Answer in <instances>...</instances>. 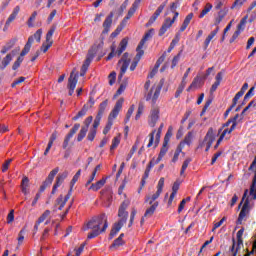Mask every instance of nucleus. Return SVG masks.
Listing matches in <instances>:
<instances>
[{
    "label": "nucleus",
    "mask_w": 256,
    "mask_h": 256,
    "mask_svg": "<svg viewBox=\"0 0 256 256\" xmlns=\"http://www.w3.org/2000/svg\"><path fill=\"white\" fill-rule=\"evenodd\" d=\"M246 2V0H235L233 5L231 6V10H234L235 8H241L243 7V4Z\"/></svg>",
    "instance_id": "5fc2aeb1"
},
{
    "label": "nucleus",
    "mask_w": 256,
    "mask_h": 256,
    "mask_svg": "<svg viewBox=\"0 0 256 256\" xmlns=\"http://www.w3.org/2000/svg\"><path fill=\"white\" fill-rule=\"evenodd\" d=\"M167 6V2H163L153 13V16L149 18V24H154L158 17L162 14V12L165 10Z\"/></svg>",
    "instance_id": "4be33fe9"
},
{
    "label": "nucleus",
    "mask_w": 256,
    "mask_h": 256,
    "mask_svg": "<svg viewBox=\"0 0 256 256\" xmlns=\"http://www.w3.org/2000/svg\"><path fill=\"white\" fill-rule=\"evenodd\" d=\"M42 35H43V30L39 29L38 31L35 32L33 36H30V37L33 38V42L36 40V42L40 43Z\"/></svg>",
    "instance_id": "de8ad7c7"
},
{
    "label": "nucleus",
    "mask_w": 256,
    "mask_h": 256,
    "mask_svg": "<svg viewBox=\"0 0 256 256\" xmlns=\"http://www.w3.org/2000/svg\"><path fill=\"white\" fill-rule=\"evenodd\" d=\"M177 18H179V12H175V15L173 16L172 19L166 18L165 21L163 22L161 28L159 29L158 36L159 37L164 36L167 33V31L173 26L175 21H177Z\"/></svg>",
    "instance_id": "1a4fd4ad"
},
{
    "label": "nucleus",
    "mask_w": 256,
    "mask_h": 256,
    "mask_svg": "<svg viewBox=\"0 0 256 256\" xmlns=\"http://www.w3.org/2000/svg\"><path fill=\"white\" fill-rule=\"evenodd\" d=\"M125 244V242L123 240H120L119 238H117L113 244L110 246V249H117L120 246H123Z\"/></svg>",
    "instance_id": "09e8293b"
},
{
    "label": "nucleus",
    "mask_w": 256,
    "mask_h": 256,
    "mask_svg": "<svg viewBox=\"0 0 256 256\" xmlns=\"http://www.w3.org/2000/svg\"><path fill=\"white\" fill-rule=\"evenodd\" d=\"M239 119V114H236L232 119H229L222 127H229L232 123L230 129H236L237 127V120Z\"/></svg>",
    "instance_id": "c9c22d12"
},
{
    "label": "nucleus",
    "mask_w": 256,
    "mask_h": 256,
    "mask_svg": "<svg viewBox=\"0 0 256 256\" xmlns=\"http://www.w3.org/2000/svg\"><path fill=\"white\" fill-rule=\"evenodd\" d=\"M241 97H243V94L240 91H238L237 94H235V96H234V98L232 100V107H236L237 106L238 101H239V99H241Z\"/></svg>",
    "instance_id": "864d4df0"
},
{
    "label": "nucleus",
    "mask_w": 256,
    "mask_h": 256,
    "mask_svg": "<svg viewBox=\"0 0 256 256\" xmlns=\"http://www.w3.org/2000/svg\"><path fill=\"white\" fill-rule=\"evenodd\" d=\"M14 209L10 210V213H8V216H7V222L8 224H11L14 222Z\"/></svg>",
    "instance_id": "0e129e2a"
},
{
    "label": "nucleus",
    "mask_w": 256,
    "mask_h": 256,
    "mask_svg": "<svg viewBox=\"0 0 256 256\" xmlns=\"http://www.w3.org/2000/svg\"><path fill=\"white\" fill-rule=\"evenodd\" d=\"M123 103L124 98H119V100L116 102L114 108L108 116V122L105 126V129H111V127H113V120L118 116L119 112L122 110Z\"/></svg>",
    "instance_id": "39448f33"
},
{
    "label": "nucleus",
    "mask_w": 256,
    "mask_h": 256,
    "mask_svg": "<svg viewBox=\"0 0 256 256\" xmlns=\"http://www.w3.org/2000/svg\"><path fill=\"white\" fill-rule=\"evenodd\" d=\"M85 246H86V243H82L78 249H75L76 250V256H80L84 249H85Z\"/></svg>",
    "instance_id": "338daca9"
},
{
    "label": "nucleus",
    "mask_w": 256,
    "mask_h": 256,
    "mask_svg": "<svg viewBox=\"0 0 256 256\" xmlns=\"http://www.w3.org/2000/svg\"><path fill=\"white\" fill-rule=\"evenodd\" d=\"M256 172L252 181V185L250 187V195L252 196V199H254V201H256Z\"/></svg>",
    "instance_id": "79ce46f5"
},
{
    "label": "nucleus",
    "mask_w": 256,
    "mask_h": 256,
    "mask_svg": "<svg viewBox=\"0 0 256 256\" xmlns=\"http://www.w3.org/2000/svg\"><path fill=\"white\" fill-rule=\"evenodd\" d=\"M29 186H30V179L24 176L22 178L21 185H20L23 195H29L30 193Z\"/></svg>",
    "instance_id": "a878e982"
},
{
    "label": "nucleus",
    "mask_w": 256,
    "mask_h": 256,
    "mask_svg": "<svg viewBox=\"0 0 256 256\" xmlns=\"http://www.w3.org/2000/svg\"><path fill=\"white\" fill-rule=\"evenodd\" d=\"M33 43H34L33 37H29L27 43L25 44L23 50L20 53V56L16 59V61L12 65L13 71H16L20 68L21 63H23L24 61V56H26L30 52Z\"/></svg>",
    "instance_id": "7ed1b4c3"
},
{
    "label": "nucleus",
    "mask_w": 256,
    "mask_h": 256,
    "mask_svg": "<svg viewBox=\"0 0 256 256\" xmlns=\"http://www.w3.org/2000/svg\"><path fill=\"white\" fill-rule=\"evenodd\" d=\"M172 137H173V132H172V130H168L167 133L165 134L164 142H163V143H164L165 145H168Z\"/></svg>",
    "instance_id": "13d9d810"
},
{
    "label": "nucleus",
    "mask_w": 256,
    "mask_h": 256,
    "mask_svg": "<svg viewBox=\"0 0 256 256\" xmlns=\"http://www.w3.org/2000/svg\"><path fill=\"white\" fill-rule=\"evenodd\" d=\"M187 82L184 81V79H182L181 84L178 86L176 92H175V98H179L180 94L183 92V90L185 89Z\"/></svg>",
    "instance_id": "c03bdc74"
},
{
    "label": "nucleus",
    "mask_w": 256,
    "mask_h": 256,
    "mask_svg": "<svg viewBox=\"0 0 256 256\" xmlns=\"http://www.w3.org/2000/svg\"><path fill=\"white\" fill-rule=\"evenodd\" d=\"M131 63V59L129 58V53H124L122 58L118 61V65H121L120 74L118 75V80H122L125 75L129 65Z\"/></svg>",
    "instance_id": "9d476101"
},
{
    "label": "nucleus",
    "mask_w": 256,
    "mask_h": 256,
    "mask_svg": "<svg viewBox=\"0 0 256 256\" xmlns=\"http://www.w3.org/2000/svg\"><path fill=\"white\" fill-rule=\"evenodd\" d=\"M193 17H194V13H189L186 17H185V19H184V21H183V23H182V25H181V28H180V32L182 33V32H184L186 29H187V27H188V25L190 24V22H191V20L193 19Z\"/></svg>",
    "instance_id": "c756f323"
},
{
    "label": "nucleus",
    "mask_w": 256,
    "mask_h": 256,
    "mask_svg": "<svg viewBox=\"0 0 256 256\" xmlns=\"http://www.w3.org/2000/svg\"><path fill=\"white\" fill-rule=\"evenodd\" d=\"M229 8H223L219 10L217 13V16L214 18V26L218 27L221 22L224 20V18L228 15Z\"/></svg>",
    "instance_id": "412c9836"
},
{
    "label": "nucleus",
    "mask_w": 256,
    "mask_h": 256,
    "mask_svg": "<svg viewBox=\"0 0 256 256\" xmlns=\"http://www.w3.org/2000/svg\"><path fill=\"white\" fill-rule=\"evenodd\" d=\"M72 195V189L69 190L68 194L64 197L62 194L56 199L55 205L52 207V212L56 213L57 211H62L66 206L68 200Z\"/></svg>",
    "instance_id": "0eeeda50"
},
{
    "label": "nucleus",
    "mask_w": 256,
    "mask_h": 256,
    "mask_svg": "<svg viewBox=\"0 0 256 256\" xmlns=\"http://www.w3.org/2000/svg\"><path fill=\"white\" fill-rule=\"evenodd\" d=\"M137 51V55L134 59V61L132 62L131 66H130V71L134 72L135 69L137 68V65L139 63V61L141 60V58L143 57V55L145 54L144 50H138V48L136 49Z\"/></svg>",
    "instance_id": "393cba45"
},
{
    "label": "nucleus",
    "mask_w": 256,
    "mask_h": 256,
    "mask_svg": "<svg viewBox=\"0 0 256 256\" xmlns=\"http://www.w3.org/2000/svg\"><path fill=\"white\" fill-rule=\"evenodd\" d=\"M78 83V74H75V71H72L70 77L68 79V89H69V96L74 94V90Z\"/></svg>",
    "instance_id": "f3484780"
},
{
    "label": "nucleus",
    "mask_w": 256,
    "mask_h": 256,
    "mask_svg": "<svg viewBox=\"0 0 256 256\" xmlns=\"http://www.w3.org/2000/svg\"><path fill=\"white\" fill-rule=\"evenodd\" d=\"M19 13H20V6H15L12 10V14L8 16L7 25H10L13 21H15Z\"/></svg>",
    "instance_id": "7c9ffc66"
},
{
    "label": "nucleus",
    "mask_w": 256,
    "mask_h": 256,
    "mask_svg": "<svg viewBox=\"0 0 256 256\" xmlns=\"http://www.w3.org/2000/svg\"><path fill=\"white\" fill-rule=\"evenodd\" d=\"M13 60V56L11 54H8L2 61V65L0 67L1 70H5L8 65H10L11 61Z\"/></svg>",
    "instance_id": "e433bc0d"
},
{
    "label": "nucleus",
    "mask_w": 256,
    "mask_h": 256,
    "mask_svg": "<svg viewBox=\"0 0 256 256\" xmlns=\"http://www.w3.org/2000/svg\"><path fill=\"white\" fill-rule=\"evenodd\" d=\"M149 205H150V207L145 210L144 216H142V219H140V225L144 224L145 218L152 217L154 215L155 211L159 207V202L156 201V202H154L152 204H149Z\"/></svg>",
    "instance_id": "a211bd4d"
},
{
    "label": "nucleus",
    "mask_w": 256,
    "mask_h": 256,
    "mask_svg": "<svg viewBox=\"0 0 256 256\" xmlns=\"http://www.w3.org/2000/svg\"><path fill=\"white\" fill-rule=\"evenodd\" d=\"M113 17L114 13L110 12L109 15L105 18L103 22V32L102 34H109V31L111 30V25L113 24Z\"/></svg>",
    "instance_id": "aec40b11"
},
{
    "label": "nucleus",
    "mask_w": 256,
    "mask_h": 256,
    "mask_svg": "<svg viewBox=\"0 0 256 256\" xmlns=\"http://www.w3.org/2000/svg\"><path fill=\"white\" fill-rule=\"evenodd\" d=\"M180 61V53L178 55H176L173 59H172V65H171V69H175V67H177V65L179 64Z\"/></svg>",
    "instance_id": "680f3d73"
},
{
    "label": "nucleus",
    "mask_w": 256,
    "mask_h": 256,
    "mask_svg": "<svg viewBox=\"0 0 256 256\" xmlns=\"http://www.w3.org/2000/svg\"><path fill=\"white\" fill-rule=\"evenodd\" d=\"M108 227L109 222L107 221V215L106 213H102L92 217L87 224L84 225L83 231L92 230V232L87 235V239L90 240L105 233Z\"/></svg>",
    "instance_id": "f257e3e1"
},
{
    "label": "nucleus",
    "mask_w": 256,
    "mask_h": 256,
    "mask_svg": "<svg viewBox=\"0 0 256 256\" xmlns=\"http://www.w3.org/2000/svg\"><path fill=\"white\" fill-rule=\"evenodd\" d=\"M16 42H17V39H12V40H10V42H8V43L5 45V47H6V48L8 49V51H9V50H11V49L15 46Z\"/></svg>",
    "instance_id": "774afa93"
},
{
    "label": "nucleus",
    "mask_w": 256,
    "mask_h": 256,
    "mask_svg": "<svg viewBox=\"0 0 256 256\" xmlns=\"http://www.w3.org/2000/svg\"><path fill=\"white\" fill-rule=\"evenodd\" d=\"M169 148H168V144L163 143V146L160 149L159 155L157 157L156 160V164L160 163L162 161V159L165 157V155L167 154Z\"/></svg>",
    "instance_id": "2f4dec72"
},
{
    "label": "nucleus",
    "mask_w": 256,
    "mask_h": 256,
    "mask_svg": "<svg viewBox=\"0 0 256 256\" xmlns=\"http://www.w3.org/2000/svg\"><path fill=\"white\" fill-rule=\"evenodd\" d=\"M154 33H155L154 28H150V30L144 34V37L142 38V40H140V43H138L137 49L143 50L145 43L153 37Z\"/></svg>",
    "instance_id": "b1692460"
},
{
    "label": "nucleus",
    "mask_w": 256,
    "mask_h": 256,
    "mask_svg": "<svg viewBox=\"0 0 256 256\" xmlns=\"http://www.w3.org/2000/svg\"><path fill=\"white\" fill-rule=\"evenodd\" d=\"M143 111H144V105L143 104L138 105V112L135 117L136 120H138L141 117V115L143 114Z\"/></svg>",
    "instance_id": "69168bd1"
},
{
    "label": "nucleus",
    "mask_w": 256,
    "mask_h": 256,
    "mask_svg": "<svg viewBox=\"0 0 256 256\" xmlns=\"http://www.w3.org/2000/svg\"><path fill=\"white\" fill-rule=\"evenodd\" d=\"M51 211L50 210H45L44 213L38 218V224H41L45 222V220L48 218L50 215Z\"/></svg>",
    "instance_id": "49530a36"
},
{
    "label": "nucleus",
    "mask_w": 256,
    "mask_h": 256,
    "mask_svg": "<svg viewBox=\"0 0 256 256\" xmlns=\"http://www.w3.org/2000/svg\"><path fill=\"white\" fill-rule=\"evenodd\" d=\"M94 57H95V54L92 51H89L85 61L83 62V66L89 68L91 63H92V61H93V59H94Z\"/></svg>",
    "instance_id": "4c0bfd02"
},
{
    "label": "nucleus",
    "mask_w": 256,
    "mask_h": 256,
    "mask_svg": "<svg viewBox=\"0 0 256 256\" xmlns=\"http://www.w3.org/2000/svg\"><path fill=\"white\" fill-rule=\"evenodd\" d=\"M220 28L219 26H216L215 30H212V32L210 33V35H208V37H206V40L204 41V49H207L210 42L213 40V38L218 34Z\"/></svg>",
    "instance_id": "c85d7f7f"
},
{
    "label": "nucleus",
    "mask_w": 256,
    "mask_h": 256,
    "mask_svg": "<svg viewBox=\"0 0 256 256\" xmlns=\"http://www.w3.org/2000/svg\"><path fill=\"white\" fill-rule=\"evenodd\" d=\"M109 78V85L113 86L115 84V80H116V73L113 71L109 74L108 76Z\"/></svg>",
    "instance_id": "e2e57ef3"
},
{
    "label": "nucleus",
    "mask_w": 256,
    "mask_h": 256,
    "mask_svg": "<svg viewBox=\"0 0 256 256\" xmlns=\"http://www.w3.org/2000/svg\"><path fill=\"white\" fill-rule=\"evenodd\" d=\"M129 207L128 201H123L118 210V217L121 218L118 222L114 223L113 228L111 229L109 240H113V238L118 234L124 224H126L128 220V211L126 209Z\"/></svg>",
    "instance_id": "f03ea898"
},
{
    "label": "nucleus",
    "mask_w": 256,
    "mask_h": 256,
    "mask_svg": "<svg viewBox=\"0 0 256 256\" xmlns=\"http://www.w3.org/2000/svg\"><path fill=\"white\" fill-rule=\"evenodd\" d=\"M134 110H135V106L132 105V106L129 108L127 114H126V118H125V122H126V123L129 122V120H130V118H131V116H132Z\"/></svg>",
    "instance_id": "052dcab7"
},
{
    "label": "nucleus",
    "mask_w": 256,
    "mask_h": 256,
    "mask_svg": "<svg viewBox=\"0 0 256 256\" xmlns=\"http://www.w3.org/2000/svg\"><path fill=\"white\" fill-rule=\"evenodd\" d=\"M59 172V168H55L54 170H52L48 177L46 178V180L43 182V184L40 186L39 189V193H43L45 192V189L48 188V186H50L54 180V177L57 175V173Z\"/></svg>",
    "instance_id": "4468645a"
},
{
    "label": "nucleus",
    "mask_w": 256,
    "mask_h": 256,
    "mask_svg": "<svg viewBox=\"0 0 256 256\" xmlns=\"http://www.w3.org/2000/svg\"><path fill=\"white\" fill-rule=\"evenodd\" d=\"M25 81H26V77H24V76L19 77L18 79L14 80L12 82V88H15L17 85H20V84L24 83Z\"/></svg>",
    "instance_id": "4d7b16f0"
},
{
    "label": "nucleus",
    "mask_w": 256,
    "mask_h": 256,
    "mask_svg": "<svg viewBox=\"0 0 256 256\" xmlns=\"http://www.w3.org/2000/svg\"><path fill=\"white\" fill-rule=\"evenodd\" d=\"M56 31V26L53 25L50 30L48 31V33L46 34V43L42 44L40 50L44 53H46L48 51V49L52 46L53 41H52V36L54 34V32Z\"/></svg>",
    "instance_id": "ddd939ff"
},
{
    "label": "nucleus",
    "mask_w": 256,
    "mask_h": 256,
    "mask_svg": "<svg viewBox=\"0 0 256 256\" xmlns=\"http://www.w3.org/2000/svg\"><path fill=\"white\" fill-rule=\"evenodd\" d=\"M165 59H166V53H163L162 56H160L157 59L155 65H154V68L148 74L149 79H153L156 76V74L158 73L159 68L161 67L162 63H164Z\"/></svg>",
    "instance_id": "6ab92c4d"
},
{
    "label": "nucleus",
    "mask_w": 256,
    "mask_h": 256,
    "mask_svg": "<svg viewBox=\"0 0 256 256\" xmlns=\"http://www.w3.org/2000/svg\"><path fill=\"white\" fill-rule=\"evenodd\" d=\"M191 161H192L191 158H186V160L183 162L180 175H183V174H184L185 170L188 168L189 163H190Z\"/></svg>",
    "instance_id": "bf43d9fd"
},
{
    "label": "nucleus",
    "mask_w": 256,
    "mask_h": 256,
    "mask_svg": "<svg viewBox=\"0 0 256 256\" xmlns=\"http://www.w3.org/2000/svg\"><path fill=\"white\" fill-rule=\"evenodd\" d=\"M127 45H128V39L127 38H124L120 44H119V48L118 50L115 52V47L112 46L111 47V52L108 54L107 58H106V61H111V59H113V57L115 56V54L117 56H120L127 48Z\"/></svg>",
    "instance_id": "9b49d317"
},
{
    "label": "nucleus",
    "mask_w": 256,
    "mask_h": 256,
    "mask_svg": "<svg viewBox=\"0 0 256 256\" xmlns=\"http://www.w3.org/2000/svg\"><path fill=\"white\" fill-rule=\"evenodd\" d=\"M212 9L213 5L211 3H206V6H204L203 11L199 15V18L203 19Z\"/></svg>",
    "instance_id": "ea45409f"
},
{
    "label": "nucleus",
    "mask_w": 256,
    "mask_h": 256,
    "mask_svg": "<svg viewBox=\"0 0 256 256\" xmlns=\"http://www.w3.org/2000/svg\"><path fill=\"white\" fill-rule=\"evenodd\" d=\"M233 133V129H225L221 135L219 136L216 144L214 145V149H218L219 146L221 145V143L223 142V140L225 139V137L227 135H231Z\"/></svg>",
    "instance_id": "bb28decb"
},
{
    "label": "nucleus",
    "mask_w": 256,
    "mask_h": 256,
    "mask_svg": "<svg viewBox=\"0 0 256 256\" xmlns=\"http://www.w3.org/2000/svg\"><path fill=\"white\" fill-rule=\"evenodd\" d=\"M88 111H89V106L83 105L82 109L78 112V114H76V116L73 117V120L77 121V120L83 118L84 116L87 115Z\"/></svg>",
    "instance_id": "72a5a7b5"
},
{
    "label": "nucleus",
    "mask_w": 256,
    "mask_h": 256,
    "mask_svg": "<svg viewBox=\"0 0 256 256\" xmlns=\"http://www.w3.org/2000/svg\"><path fill=\"white\" fill-rule=\"evenodd\" d=\"M159 118H160L159 108H153L148 117L149 127L154 128L156 126V123L159 121Z\"/></svg>",
    "instance_id": "dca6fc26"
},
{
    "label": "nucleus",
    "mask_w": 256,
    "mask_h": 256,
    "mask_svg": "<svg viewBox=\"0 0 256 256\" xmlns=\"http://www.w3.org/2000/svg\"><path fill=\"white\" fill-rule=\"evenodd\" d=\"M108 105H109V100H105L99 105L98 113L92 124L93 129H98V127L100 126L101 120L106 112Z\"/></svg>",
    "instance_id": "6e6552de"
},
{
    "label": "nucleus",
    "mask_w": 256,
    "mask_h": 256,
    "mask_svg": "<svg viewBox=\"0 0 256 256\" xmlns=\"http://www.w3.org/2000/svg\"><path fill=\"white\" fill-rule=\"evenodd\" d=\"M241 97H243V94L240 91H238L237 94H235V96H234V98L232 100V107H236L237 106L238 101H239V99H241Z\"/></svg>",
    "instance_id": "603ef678"
},
{
    "label": "nucleus",
    "mask_w": 256,
    "mask_h": 256,
    "mask_svg": "<svg viewBox=\"0 0 256 256\" xmlns=\"http://www.w3.org/2000/svg\"><path fill=\"white\" fill-rule=\"evenodd\" d=\"M165 185V178H160L157 184V191L152 196H145L144 203L148 205H153L154 202L159 199L161 193L163 192V188Z\"/></svg>",
    "instance_id": "423d86ee"
},
{
    "label": "nucleus",
    "mask_w": 256,
    "mask_h": 256,
    "mask_svg": "<svg viewBox=\"0 0 256 256\" xmlns=\"http://www.w3.org/2000/svg\"><path fill=\"white\" fill-rule=\"evenodd\" d=\"M162 130H154L149 134V142L147 144V148H151L153 144L155 143V147H157L160 143Z\"/></svg>",
    "instance_id": "f8f14e48"
},
{
    "label": "nucleus",
    "mask_w": 256,
    "mask_h": 256,
    "mask_svg": "<svg viewBox=\"0 0 256 256\" xmlns=\"http://www.w3.org/2000/svg\"><path fill=\"white\" fill-rule=\"evenodd\" d=\"M215 140L216 137L213 133V130H208V133H206V137H204V142H206V152L210 150Z\"/></svg>",
    "instance_id": "5701e85b"
},
{
    "label": "nucleus",
    "mask_w": 256,
    "mask_h": 256,
    "mask_svg": "<svg viewBox=\"0 0 256 256\" xmlns=\"http://www.w3.org/2000/svg\"><path fill=\"white\" fill-rule=\"evenodd\" d=\"M93 116H89L87 117L84 121H83V127L82 129H89L91 123L93 122Z\"/></svg>",
    "instance_id": "3c124183"
},
{
    "label": "nucleus",
    "mask_w": 256,
    "mask_h": 256,
    "mask_svg": "<svg viewBox=\"0 0 256 256\" xmlns=\"http://www.w3.org/2000/svg\"><path fill=\"white\" fill-rule=\"evenodd\" d=\"M241 246H243V238H237V247H236V240L233 239V244L230 248V251L234 254L236 252V255L238 254L239 249H241ZM236 247V250H235Z\"/></svg>",
    "instance_id": "473e14b6"
},
{
    "label": "nucleus",
    "mask_w": 256,
    "mask_h": 256,
    "mask_svg": "<svg viewBox=\"0 0 256 256\" xmlns=\"http://www.w3.org/2000/svg\"><path fill=\"white\" fill-rule=\"evenodd\" d=\"M200 83H201V79L199 77H196L193 82L191 83V85L188 87L187 91L190 92L193 89H198L200 88Z\"/></svg>",
    "instance_id": "a19ab883"
},
{
    "label": "nucleus",
    "mask_w": 256,
    "mask_h": 256,
    "mask_svg": "<svg viewBox=\"0 0 256 256\" xmlns=\"http://www.w3.org/2000/svg\"><path fill=\"white\" fill-rule=\"evenodd\" d=\"M119 144H120V136L114 137L112 140V145L110 146V151H113L114 149H116Z\"/></svg>",
    "instance_id": "8fccbe9b"
},
{
    "label": "nucleus",
    "mask_w": 256,
    "mask_h": 256,
    "mask_svg": "<svg viewBox=\"0 0 256 256\" xmlns=\"http://www.w3.org/2000/svg\"><path fill=\"white\" fill-rule=\"evenodd\" d=\"M76 133H77V130H76V129H72V130L70 131V133L65 137L64 142H63V145H62V147H63L64 150L67 149L70 140L74 137V135H75Z\"/></svg>",
    "instance_id": "f704fd0d"
},
{
    "label": "nucleus",
    "mask_w": 256,
    "mask_h": 256,
    "mask_svg": "<svg viewBox=\"0 0 256 256\" xmlns=\"http://www.w3.org/2000/svg\"><path fill=\"white\" fill-rule=\"evenodd\" d=\"M179 41H180V37H179V35H176L175 38L170 43V46H169L167 52L171 53L175 49V46L179 43Z\"/></svg>",
    "instance_id": "37998d69"
},
{
    "label": "nucleus",
    "mask_w": 256,
    "mask_h": 256,
    "mask_svg": "<svg viewBox=\"0 0 256 256\" xmlns=\"http://www.w3.org/2000/svg\"><path fill=\"white\" fill-rule=\"evenodd\" d=\"M194 137V133L191 131V132H188V134L186 135L183 143L190 146L191 143H192V139Z\"/></svg>",
    "instance_id": "a18cd8bd"
},
{
    "label": "nucleus",
    "mask_w": 256,
    "mask_h": 256,
    "mask_svg": "<svg viewBox=\"0 0 256 256\" xmlns=\"http://www.w3.org/2000/svg\"><path fill=\"white\" fill-rule=\"evenodd\" d=\"M106 182L107 178H103L98 182L91 184L88 190H93L94 192H97L98 190L105 186Z\"/></svg>",
    "instance_id": "cd10ccee"
},
{
    "label": "nucleus",
    "mask_w": 256,
    "mask_h": 256,
    "mask_svg": "<svg viewBox=\"0 0 256 256\" xmlns=\"http://www.w3.org/2000/svg\"><path fill=\"white\" fill-rule=\"evenodd\" d=\"M164 84H165V78H161L158 86L155 88L154 94H153V88H151L150 91L146 94L145 100L147 102H149L151 100V104L155 105L160 96V93H161V90H162Z\"/></svg>",
    "instance_id": "20e7f679"
},
{
    "label": "nucleus",
    "mask_w": 256,
    "mask_h": 256,
    "mask_svg": "<svg viewBox=\"0 0 256 256\" xmlns=\"http://www.w3.org/2000/svg\"><path fill=\"white\" fill-rule=\"evenodd\" d=\"M226 220H227V218H226V217H223V218H221L220 221L215 222L214 225H213V228H212V232H214L216 229L220 228V227L224 224V222H225Z\"/></svg>",
    "instance_id": "6e6d98bb"
},
{
    "label": "nucleus",
    "mask_w": 256,
    "mask_h": 256,
    "mask_svg": "<svg viewBox=\"0 0 256 256\" xmlns=\"http://www.w3.org/2000/svg\"><path fill=\"white\" fill-rule=\"evenodd\" d=\"M67 177H68V172L59 174L56 178V183L54 185H56L57 187H60Z\"/></svg>",
    "instance_id": "58836bf2"
},
{
    "label": "nucleus",
    "mask_w": 256,
    "mask_h": 256,
    "mask_svg": "<svg viewBox=\"0 0 256 256\" xmlns=\"http://www.w3.org/2000/svg\"><path fill=\"white\" fill-rule=\"evenodd\" d=\"M250 202H249V199L246 198L243 206H242V209L239 213V216H238V219H237V224L238 225H241L243 224V220L246 218V216L250 213Z\"/></svg>",
    "instance_id": "2eb2a0df"
}]
</instances>
